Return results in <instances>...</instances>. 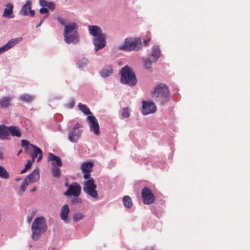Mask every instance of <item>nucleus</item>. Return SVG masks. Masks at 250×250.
<instances>
[{"label":"nucleus","instance_id":"nucleus-1","mask_svg":"<svg viewBox=\"0 0 250 250\" xmlns=\"http://www.w3.org/2000/svg\"><path fill=\"white\" fill-rule=\"evenodd\" d=\"M47 227L45 219L43 216L37 217L31 226L32 238L34 240L39 239L40 236L47 230Z\"/></svg>","mask_w":250,"mask_h":250},{"label":"nucleus","instance_id":"nucleus-2","mask_svg":"<svg viewBox=\"0 0 250 250\" xmlns=\"http://www.w3.org/2000/svg\"><path fill=\"white\" fill-rule=\"evenodd\" d=\"M78 25L74 22L65 25L63 36L67 43H77L79 41L78 34Z\"/></svg>","mask_w":250,"mask_h":250},{"label":"nucleus","instance_id":"nucleus-3","mask_svg":"<svg viewBox=\"0 0 250 250\" xmlns=\"http://www.w3.org/2000/svg\"><path fill=\"white\" fill-rule=\"evenodd\" d=\"M121 83L129 86H134L137 83V79L134 72L131 67L126 65L123 67L120 71Z\"/></svg>","mask_w":250,"mask_h":250},{"label":"nucleus","instance_id":"nucleus-4","mask_svg":"<svg viewBox=\"0 0 250 250\" xmlns=\"http://www.w3.org/2000/svg\"><path fill=\"white\" fill-rule=\"evenodd\" d=\"M152 96L157 101L160 102L163 104H164L168 100V87L164 83H160L157 85L152 93Z\"/></svg>","mask_w":250,"mask_h":250},{"label":"nucleus","instance_id":"nucleus-5","mask_svg":"<svg viewBox=\"0 0 250 250\" xmlns=\"http://www.w3.org/2000/svg\"><path fill=\"white\" fill-rule=\"evenodd\" d=\"M97 185L94 183V179L91 177L83 182V191L94 199H98L99 196L96 190Z\"/></svg>","mask_w":250,"mask_h":250},{"label":"nucleus","instance_id":"nucleus-6","mask_svg":"<svg viewBox=\"0 0 250 250\" xmlns=\"http://www.w3.org/2000/svg\"><path fill=\"white\" fill-rule=\"evenodd\" d=\"M142 42L140 39H126L123 45L120 46L119 48L123 50L131 51L138 50L142 46Z\"/></svg>","mask_w":250,"mask_h":250},{"label":"nucleus","instance_id":"nucleus-7","mask_svg":"<svg viewBox=\"0 0 250 250\" xmlns=\"http://www.w3.org/2000/svg\"><path fill=\"white\" fill-rule=\"evenodd\" d=\"M141 195L144 204H151L155 200V196L151 190L148 188L145 187L142 189Z\"/></svg>","mask_w":250,"mask_h":250},{"label":"nucleus","instance_id":"nucleus-8","mask_svg":"<svg viewBox=\"0 0 250 250\" xmlns=\"http://www.w3.org/2000/svg\"><path fill=\"white\" fill-rule=\"evenodd\" d=\"M81 127V125L77 123L69 132L68 139L71 142L75 143L78 140L82 132V130L79 129Z\"/></svg>","mask_w":250,"mask_h":250},{"label":"nucleus","instance_id":"nucleus-9","mask_svg":"<svg viewBox=\"0 0 250 250\" xmlns=\"http://www.w3.org/2000/svg\"><path fill=\"white\" fill-rule=\"evenodd\" d=\"M81 187L77 182H73L68 186L67 190L64 193L66 196H78L81 193Z\"/></svg>","mask_w":250,"mask_h":250},{"label":"nucleus","instance_id":"nucleus-10","mask_svg":"<svg viewBox=\"0 0 250 250\" xmlns=\"http://www.w3.org/2000/svg\"><path fill=\"white\" fill-rule=\"evenodd\" d=\"M142 114L144 115L154 113L156 111V106L151 101H142Z\"/></svg>","mask_w":250,"mask_h":250},{"label":"nucleus","instance_id":"nucleus-11","mask_svg":"<svg viewBox=\"0 0 250 250\" xmlns=\"http://www.w3.org/2000/svg\"><path fill=\"white\" fill-rule=\"evenodd\" d=\"M89 124L90 130L99 135L100 134V127L97 119L93 115H89L87 117Z\"/></svg>","mask_w":250,"mask_h":250},{"label":"nucleus","instance_id":"nucleus-12","mask_svg":"<svg viewBox=\"0 0 250 250\" xmlns=\"http://www.w3.org/2000/svg\"><path fill=\"white\" fill-rule=\"evenodd\" d=\"M93 167V163L90 162H84L81 165V168L82 171L83 173V178L85 179H87L91 177L90 172Z\"/></svg>","mask_w":250,"mask_h":250},{"label":"nucleus","instance_id":"nucleus-13","mask_svg":"<svg viewBox=\"0 0 250 250\" xmlns=\"http://www.w3.org/2000/svg\"><path fill=\"white\" fill-rule=\"evenodd\" d=\"M93 43L95 46L96 51L102 49L106 45L105 35H103L99 37L94 38L93 39Z\"/></svg>","mask_w":250,"mask_h":250},{"label":"nucleus","instance_id":"nucleus-14","mask_svg":"<svg viewBox=\"0 0 250 250\" xmlns=\"http://www.w3.org/2000/svg\"><path fill=\"white\" fill-rule=\"evenodd\" d=\"M32 2L30 0H27L25 4H24L21 10V13L22 15H28L29 13L30 16H34L35 15V12L34 10H31V6Z\"/></svg>","mask_w":250,"mask_h":250},{"label":"nucleus","instance_id":"nucleus-15","mask_svg":"<svg viewBox=\"0 0 250 250\" xmlns=\"http://www.w3.org/2000/svg\"><path fill=\"white\" fill-rule=\"evenodd\" d=\"M21 40V38H15L10 40L5 44L0 47V54L4 52L11 47H13Z\"/></svg>","mask_w":250,"mask_h":250},{"label":"nucleus","instance_id":"nucleus-16","mask_svg":"<svg viewBox=\"0 0 250 250\" xmlns=\"http://www.w3.org/2000/svg\"><path fill=\"white\" fill-rule=\"evenodd\" d=\"M89 34L94 38L105 35L103 33L101 28L97 25H89L88 26Z\"/></svg>","mask_w":250,"mask_h":250},{"label":"nucleus","instance_id":"nucleus-17","mask_svg":"<svg viewBox=\"0 0 250 250\" xmlns=\"http://www.w3.org/2000/svg\"><path fill=\"white\" fill-rule=\"evenodd\" d=\"M69 211V208L67 204L64 205L61 208L60 217L61 219L66 223H68L69 222V220L68 219V214Z\"/></svg>","mask_w":250,"mask_h":250},{"label":"nucleus","instance_id":"nucleus-18","mask_svg":"<svg viewBox=\"0 0 250 250\" xmlns=\"http://www.w3.org/2000/svg\"><path fill=\"white\" fill-rule=\"evenodd\" d=\"M9 135V127L3 125H0V139H8Z\"/></svg>","mask_w":250,"mask_h":250},{"label":"nucleus","instance_id":"nucleus-19","mask_svg":"<svg viewBox=\"0 0 250 250\" xmlns=\"http://www.w3.org/2000/svg\"><path fill=\"white\" fill-rule=\"evenodd\" d=\"M30 146L34 148V153L32 155V159L38 158L37 162H39L42 159V150L37 146L33 144L30 145Z\"/></svg>","mask_w":250,"mask_h":250},{"label":"nucleus","instance_id":"nucleus-20","mask_svg":"<svg viewBox=\"0 0 250 250\" xmlns=\"http://www.w3.org/2000/svg\"><path fill=\"white\" fill-rule=\"evenodd\" d=\"M14 6L12 3H8L6 4V8L4 10L2 16L8 18H12L14 17L12 15Z\"/></svg>","mask_w":250,"mask_h":250},{"label":"nucleus","instance_id":"nucleus-21","mask_svg":"<svg viewBox=\"0 0 250 250\" xmlns=\"http://www.w3.org/2000/svg\"><path fill=\"white\" fill-rule=\"evenodd\" d=\"M11 100L10 97H3L0 99V107L1 108H5L11 106Z\"/></svg>","mask_w":250,"mask_h":250},{"label":"nucleus","instance_id":"nucleus-22","mask_svg":"<svg viewBox=\"0 0 250 250\" xmlns=\"http://www.w3.org/2000/svg\"><path fill=\"white\" fill-rule=\"evenodd\" d=\"M29 181L30 183H34L38 181L40 179L39 171L38 169H35L28 176Z\"/></svg>","mask_w":250,"mask_h":250},{"label":"nucleus","instance_id":"nucleus-23","mask_svg":"<svg viewBox=\"0 0 250 250\" xmlns=\"http://www.w3.org/2000/svg\"><path fill=\"white\" fill-rule=\"evenodd\" d=\"M113 68L111 66H105L100 72L101 75L104 78L111 75L113 73Z\"/></svg>","mask_w":250,"mask_h":250},{"label":"nucleus","instance_id":"nucleus-24","mask_svg":"<svg viewBox=\"0 0 250 250\" xmlns=\"http://www.w3.org/2000/svg\"><path fill=\"white\" fill-rule=\"evenodd\" d=\"M48 161H55V165H56L58 167L62 166V162L61 159L58 156L54 155L52 153H49L48 156Z\"/></svg>","mask_w":250,"mask_h":250},{"label":"nucleus","instance_id":"nucleus-25","mask_svg":"<svg viewBox=\"0 0 250 250\" xmlns=\"http://www.w3.org/2000/svg\"><path fill=\"white\" fill-rule=\"evenodd\" d=\"M9 133L12 136H16L17 137H21V133L20 130V128L16 126H9Z\"/></svg>","mask_w":250,"mask_h":250},{"label":"nucleus","instance_id":"nucleus-26","mask_svg":"<svg viewBox=\"0 0 250 250\" xmlns=\"http://www.w3.org/2000/svg\"><path fill=\"white\" fill-rule=\"evenodd\" d=\"M160 50L158 46H154L152 48L151 56L153 57V62H155L159 57Z\"/></svg>","mask_w":250,"mask_h":250},{"label":"nucleus","instance_id":"nucleus-27","mask_svg":"<svg viewBox=\"0 0 250 250\" xmlns=\"http://www.w3.org/2000/svg\"><path fill=\"white\" fill-rule=\"evenodd\" d=\"M78 108L80 110L83 112V114L87 115H92V113L90 111L89 108L85 104H83L81 103H79L78 105Z\"/></svg>","mask_w":250,"mask_h":250},{"label":"nucleus","instance_id":"nucleus-28","mask_svg":"<svg viewBox=\"0 0 250 250\" xmlns=\"http://www.w3.org/2000/svg\"><path fill=\"white\" fill-rule=\"evenodd\" d=\"M20 99L24 102L31 103L34 100V97L28 94H24L20 97Z\"/></svg>","mask_w":250,"mask_h":250},{"label":"nucleus","instance_id":"nucleus-29","mask_svg":"<svg viewBox=\"0 0 250 250\" xmlns=\"http://www.w3.org/2000/svg\"><path fill=\"white\" fill-rule=\"evenodd\" d=\"M53 167L52 168V172L53 176L56 178H59L61 177V169L60 168L55 166V164L52 163Z\"/></svg>","mask_w":250,"mask_h":250},{"label":"nucleus","instance_id":"nucleus-30","mask_svg":"<svg viewBox=\"0 0 250 250\" xmlns=\"http://www.w3.org/2000/svg\"><path fill=\"white\" fill-rule=\"evenodd\" d=\"M123 201L125 207L130 208L132 206V199L129 196H125L123 198Z\"/></svg>","mask_w":250,"mask_h":250},{"label":"nucleus","instance_id":"nucleus-31","mask_svg":"<svg viewBox=\"0 0 250 250\" xmlns=\"http://www.w3.org/2000/svg\"><path fill=\"white\" fill-rule=\"evenodd\" d=\"M0 177L4 179H7L9 178V174L8 172L1 166H0Z\"/></svg>","mask_w":250,"mask_h":250},{"label":"nucleus","instance_id":"nucleus-32","mask_svg":"<svg viewBox=\"0 0 250 250\" xmlns=\"http://www.w3.org/2000/svg\"><path fill=\"white\" fill-rule=\"evenodd\" d=\"M28 185V183L26 179H25L22 185L21 186V189L19 190V194H21L26 189L27 186Z\"/></svg>","mask_w":250,"mask_h":250},{"label":"nucleus","instance_id":"nucleus-33","mask_svg":"<svg viewBox=\"0 0 250 250\" xmlns=\"http://www.w3.org/2000/svg\"><path fill=\"white\" fill-rule=\"evenodd\" d=\"M122 116L125 118H127L130 116V111L128 107L123 108Z\"/></svg>","mask_w":250,"mask_h":250},{"label":"nucleus","instance_id":"nucleus-34","mask_svg":"<svg viewBox=\"0 0 250 250\" xmlns=\"http://www.w3.org/2000/svg\"><path fill=\"white\" fill-rule=\"evenodd\" d=\"M83 217V215L82 213L77 212L73 216V219L75 222H78L82 220Z\"/></svg>","mask_w":250,"mask_h":250},{"label":"nucleus","instance_id":"nucleus-35","mask_svg":"<svg viewBox=\"0 0 250 250\" xmlns=\"http://www.w3.org/2000/svg\"><path fill=\"white\" fill-rule=\"evenodd\" d=\"M153 62V59L152 61H150L149 59H145L144 61L145 68L147 69L150 68L151 63Z\"/></svg>","mask_w":250,"mask_h":250},{"label":"nucleus","instance_id":"nucleus-36","mask_svg":"<svg viewBox=\"0 0 250 250\" xmlns=\"http://www.w3.org/2000/svg\"><path fill=\"white\" fill-rule=\"evenodd\" d=\"M31 144H29L28 141L26 140H22L21 141V146L24 147L25 150H27L29 146H30Z\"/></svg>","mask_w":250,"mask_h":250},{"label":"nucleus","instance_id":"nucleus-37","mask_svg":"<svg viewBox=\"0 0 250 250\" xmlns=\"http://www.w3.org/2000/svg\"><path fill=\"white\" fill-rule=\"evenodd\" d=\"M31 163L30 162V161L28 160L27 161V164L25 166L24 168L21 171V173L23 174V173H25V172H26L31 167Z\"/></svg>","mask_w":250,"mask_h":250},{"label":"nucleus","instance_id":"nucleus-38","mask_svg":"<svg viewBox=\"0 0 250 250\" xmlns=\"http://www.w3.org/2000/svg\"><path fill=\"white\" fill-rule=\"evenodd\" d=\"M88 62V60L86 58H83L82 60L80 61L78 64L80 67H83L86 65Z\"/></svg>","mask_w":250,"mask_h":250},{"label":"nucleus","instance_id":"nucleus-39","mask_svg":"<svg viewBox=\"0 0 250 250\" xmlns=\"http://www.w3.org/2000/svg\"><path fill=\"white\" fill-rule=\"evenodd\" d=\"M48 12H49V11H48V9L45 7H42L40 10V13H41V14L46 13V15H45L43 17L44 19H45L48 17Z\"/></svg>","mask_w":250,"mask_h":250},{"label":"nucleus","instance_id":"nucleus-40","mask_svg":"<svg viewBox=\"0 0 250 250\" xmlns=\"http://www.w3.org/2000/svg\"><path fill=\"white\" fill-rule=\"evenodd\" d=\"M55 4L53 2H49L47 5V7L51 10H53L55 8Z\"/></svg>","mask_w":250,"mask_h":250},{"label":"nucleus","instance_id":"nucleus-41","mask_svg":"<svg viewBox=\"0 0 250 250\" xmlns=\"http://www.w3.org/2000/svg\"><path fill=\"white\" fill-rule=\"evenodd\" d=\"M57 20L60 23V24L61 25H66L65 24V21L62 18H61L60 17H58L57 18Z\"/></svg>","mask_w":250,"mask_h":250},{"label":"nucleus","instance_id":"nucleus-42","mask_svg":"<svg viewBox=\"0 0 250 250\" xmlns=\"http://www.w3.org/2000/svg\"><path fill=\"white\" fill-rule=\"evenodd\" d=\"M48 2L45 0H40V4L42 7L47 6Z\"/></svg>","mask_w":250,"mask_h":250},{"label":"nucleus","instance_id":"nucleus-43","mask_svg":"<svg viewBox=\"0 0 250 250\" xmlns=\"http://www.w3.org/2000/svg\"><path fill=\"white\" fill-rule=\"evenodd\" d=\"M75 104V101L74 100H71V101L68 104L67 107L69 108H72Z\"/></svg>","mask_w":250,"mask_h":250},{"label":"nucleus","instance_id":"nucleus-44","mask_svg":"<svg viewBox=\"0 0 250 250\" xmlns=\"http://www.w3.org/2000/svg\"><path fill=\"white\" fill-rule=\"evenodd\" d=\"M150 41V39H147L144 41V44L145 46H147L149 42Z\"/></svg>","mask_w":250,"mask_h":250},{"label":"nucleus","instance_id":"nucleus-45","mask_svg":"<svg viewBox=\"0 0 250 250\" xmlns=\"http://www.w3.org/2000/svg\"><path fill=\"white\" fill-rule=\"evenodd\" d=\"M44 19L42 18L40 22L36 26V27H39L43 22Z\"/></svg>","mask_w":250,"mask_h":250},{"label":"nucleus","instance_id":"nucleus-46","mask_svg":"<svg viewBox=\"0 0 250 250\" xmlns=\"http://www.w3.org/2000/svg\"><path fill=\"white\" fill-rule=\"evenodd\" d=\"M32 220V217L31 216H28L27 218V222L30 223Z\"/></svg>","mask_w":250,"mask_h":250},{"label":"nucleus","instance_id":"nucleus-47","mask_svg":"<svg viewBox=\"0 0 250 250\" xmlns=\"http://www.w3.org/2000/svg\"><path fill=\"white\" fill-rule=\"evenodd\" d=\"M36 190V187H34L33 188H32L30 190V191L31 192H33V191H35Z\"/></svg>","mask_w":250,"mask_h":250},{"label":"nucleus","instance_id":"nucleus-48","mask_svg":"<svg viewBox=\"0 0 250 250\" xmlns=\"http://www.w3.org/2000/svg\"><path fill=\"white\" fill-rule=\"evenodd\" d=\"M22 152V150L21 149L19 151V152H18V154H17V155L19 156L20 154Z\"/></svg>","mask_w":250,"mask_h":250},{"label":"nucleus","instance_id":"nucleus-49","mask_svg":"<svg viewBox=\"0 0 250 250\" xmlns=\"http://www.w3.org/2000/svg\"><path fill=\"white\" fill-rule=\"evenodd\" d=\"M64 185H65V187H68V186H68V182H66L65 183Z\"/></svg>","mask_w":250,"mask_h":250}]
</instances>
